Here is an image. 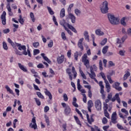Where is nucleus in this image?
Here are the masks:
<instances>
[{
  "label": "nucleus",
  "instance_id": "79ce46f5",
  "mask_svg": "<svg viewBox=\"0 0 131 131\" xmlns=\"http://www.w3.org/2000/svg\"><path fill=\"white\" fill-rule=\"evenodd\" d=\"M24 19L22 18V15H19V19H18V21L20 24H21V25H23L24 24Z\"/></svg>",
  "mask_w": 131,
  "mask_h": 131
},
{
  "label": "nucleus",
  "instance_id": "b1692460",
  "mask_svg": "<svg viewBox=\"0 0 131 131\" xmlns=\"http://www.w3.org/2000/svg\"><path fill=\"white\" fill-rule=\"evenodd\" d=\"M5 89L8 92H9V94H11V95H12L13 96H15V93H14L13 90L9 88V85H6L5 86Z\"/></svg>",
  "mask_w": 131,
  "mask_h": 131
},
{
  "label": "nucleus",
  "instance_id": "dca6fc26",
  "mask_svg": "<svg viewBox=\"0 0 131 131\" xmlns=\"http://www.w3.org/2000/svg\"><path fill=\"white\" fill-rule=\"evenodd\" d=\"M83 40H84L83 38H81L79 40L78 42V47L79 49H80L81 51H83V46L82 43Z\"/></svg>",
  "mask_w": 131,
  "mask_h": 131
},
{
  "label": "nucleus",
  "instance_id": "f03ea898",
  "mask_svg": "<svg viewBox=\"0 0 131 131\" xmlns=\"http://www.w3.org/2000/svg\"><path fill=\"white\" fill-rule=\"evenodd\" d=\"M61 105L62 106L63 108H64V115H66V116H69L71 113V108H70V106L64 102L61 103Z\"/></svg>",
  "mask_w": 131,
  "mask_h": 131
},
{
  "label": "nucleus",
  "instance_id": "8fccbe9b",
  "mask_svg": "<svg viewBox=\"0 0 131 131\" xmlns=\"http://www.w3.org/2000/svg\"><path fill=\"white\" fill-rule=\"evenodd\" d=\"M106 42H107V38H104L103 40L101 41L100 45L101 46H105Z\"/></svg>",
  "mask_w": 131,
  "mask_h": 131
},
{
  "label": "nucleus",
  "instance_id": "ea45409f",
  "mask_svg": "<svg viewBox=\"0 0 131 131\" xmlns=\"http://www.w3.org/2000/svg\"><path fill=\"white\" fill-rule=\"evenodd\" d=\"M78 52L76 51L74 54V57L75 59V61H78Z\"/></svg>",
  "mask_w": 131,
  "mask_h": 131
},
{
  "label": "nucleus",
  "instance_id": "f8f14e48",
  "mask_svg": "<svg viewBox=\"0 0 131 131\" xmlns=\"http://www.w3.org/2000/svg\"><path fill=\"white\" fill-rule=\"evenodd\" d=\"M7 15V13L6 11H3L2 14L1 15V18L2 21V24L3 25H6L7 19L6 18V16Z\"/></svg>",
  "mask_w": 131,
  "mask_h": 131
},
{
  "label": "nucleus",
  "instance_id": "a19ab883",
  "mask_svg": "<svg viewBox=\"0 0 131 131\" xmlns=\"http://www.w3.org/2000/svg\"><path fill=\"white\" fill-rule=\"evenodd\" d=\"M34 99L37 106H40V105H41V102H40V100H39L38 98H34Z\"/></svg>",
  "mask_w": 131,
  "mask_h": 131
},
{
  "label": "nucleus",
  "instance_id": "2f4dec72",
  "mask_svg": "<svg viewBox=\"0 0 131 131\" xmlns=\"http://www.w3.org/2000/svg\"><path fill=\"white\" fill-rule=\"evenodd\" d=\"M100 75L102 77V78H103V79L104 80V82H108V80H107V79H106V76L103 72H101L100 73Z\"/></svg>",
  "mask_w": 131,
  "mask_h": 131
},
{
  "label": "nucleus",
  "instance_id": "e2e57ef3",
  "mask_svg": "<svg viewBox=\"0 0 131 131\" xmlns=\"http://www.w3.org/2000/svg\"><path fill=\"white\" fill-rule=\"evenodd\" d=\"M18 122V120L17 119H15L13 121V128H16V123Z\"/></svg>",
  "mask_w": 131,
  "mask_h": 131
},
{
  "label": "nucleus",
  "instance_id": "de8ad7c7",
  "mask_svg": "<svg viewBox=\"0 0 131 131\" xmlns=\"http://www.w3.org/2000/svg\"><path fill=\"white\" fill-rule=\"evenodd\" d=\"M104 114L105 117H107V118H108V119L110 118V115H109V113H108V111H104Z\"/></svg>",
  "mask_w": 131,
  "mask_h": 131
},
{
  "label": "nucleus",
  "instance_id": "774afa93",
  "mask_svg": "<svg viewBox=\"0 0 131 131\" xmlns=\"http://www.w3.org/2000/svg\"><path fill=\"white\" fill-rule=\"evenodd\" d=\"M125 53V51L124 50H120L119 51V55H120V56H124V53Z\"/></svg>",
  "mask_w": 131,
  "mask_h": 131
},
{
  "label": "nucleus",
  "instance_id": "052dcab7",
  "mask_svg": "<svg viewBox=\"0 0 131 131\" xmlns=\"http://www.w3.org/2000/svg\"><path fill=\"white\" fill-rule=\"evenodd\" d=\"M103 110H104V111H107V110H108V104L107 103L104 104Z\"/></svg>",
  "mask_w": 131,
  "mask_h": 131
},
{
  "label": "nucleus",
  "instance_id": "6ab92c4d",
  "mask_svg": "<svg viewBox=\"0 0 131 131\" xmlns=\"http://www.w3.org/2000/svg\"><path fill=\"white\" fill-rule=\"evenodd\" d=\"M45 94L46 96H48L49 97V100H52L53 99V96H52V94L50 91L48 90V89H45Z\"/></svg>",
  "mask_w": 131,
  "mask_h": 131
},
{
  "label": "nucleus",
  "instance_id": "c85d7f7f",
  "mask_svg": "<svg viewBox=\"0 0 131 131\" xmlns=\"http://www.w3.org/2000/svg\"><path fill=\"white\" fill-rule=\"evenodd\" d=\"M60 18H64V17H65V9L64 8L61 9L60 11Z\"/></svg>",
  "mask_w": 131,
  "mask_h": 131
},
{
  "label": "nucleus",
  "instance_id": "13d9d810",
  "mask_svg": "<svg viewBox=\"0 0 131 131\" xmlns=\"http://www.w3.org/2000/svg\"><path fill=\"white\" fill-rule=\"evenodd\" d=\"M108 65L110 67H113V66H115V63L112 61H108Z\"/></svg>",
  "mask_w": 131,
  "mask_h": 131
},
{
  "label": "nucleus",
  "instance_id": "1a4fd4ad",
  "mask_svg": "<svg viewBox=\"0 0 131 131\" xmlns=\"http://www.w3.org/2000/svg\"><path fill=\"white\" fill-rule=\"evenodd\" d=\"M83 113H86V118L87 120L90 124H92V122H94V118H93V115H91L90 118V115H89V114H88V112L86 111L83 110L82 111Z\"/></svg>",
  "mask_w": 131,
  "mask_h": 131
},
{
  "label": "nucleus",
  "instance_id": "f704fd0d",
  "mask_svg": "<svg viewBox=\"0 0 131 131\" xmlns=\"http://www.w3.org/2000/svg\"><path fill=\"white\" fill-rule=\"evenodd\" d=\"M8 42L10 43V45L12 46V47H13V48H15V43H14V42H13L12 41V40L11 39V38H8Z\"/></svg>",
  "mask_w": 131,
  "mask_h": 131
},
{
  "label": "nucleus",
  "instance_id": "69168bd1",
  "mask_svg": "<svg viewBox=\"0 0 131 131\" xmlns=\"http://www.w3.org/2000/svg\"><path fill=\"white\" fill-rule=\"evenodd\" d=\"M82 96L83 97V101L84 103H86V95L85 94H82Z\"/></svg>",
  "mask_w": 131,
  "mask_h": 131
},
{
  "label": "nucleus",
  "instance_id": "bb28decb",
  "mask_svg": "<svg viewBox=\"0 0 131 131\" xmlns=\"http://www.w3.org/2000/svg\"><path fill=\"white\" fill-rule=\"evenodd\" d=\"M74 118L78 125H79L80 126H81V122H80V120L78 118L77 116H74Z\"/></svg>",
  "mask_w": 131,
  "mask_h": 131
},
{
  "label": "nucleus",
  "instance_id": "864d4df0",
  "mask_svg": "<svg viewBox=\"0 0 131 131\" xmlns=\"http://www.w3.org/2000/svg\"><path fill=\"white\" fill-rule=\"evenodd\" d=\"M80 13H81V11H80V10H79V9H75V13L76 14V15L77 16H78V15H79V14H80Z\"/></svg>",
  "mask_w": 131,
  "mask_h": 131
},
{
  "label": "nucleus",
  "instance_id": "9b49d317",
  "mask_svg": "<svg viewBox=\"0 0 131 131\" xmlns=\"http://www.w3.org/2000/svg\"><path fill=\"white\" fill-rule=\"evenodd\" d=\"M64 61H65V56L64 55L62 54L60 56H58L57 57V62L58 64H62Z\"/></svg>",
  "mask_w": 131,
  "mask_h": 131
},
{
  "label": "nucleus",
  "instance_id": "e433bc0d",
  "mask_svg": "<svg viewBox=\"0 0 131 131\" xmlns=\"http://www.w3.org/2000/svg\"><path fill=\"white\" fill-rule=\"evenodd\" d=\"M69 28V29L72 30V31H73V32H74V33H77V31L76 30V29H75V28L73 27V26H72V25L70 26Z\"/></svg>",
  "mask_w": 131,
  "mask_h": 131
},
{
  "label": "nucleus",
  "instance_id": "473e14b6",
  "mask_svg": "<svg viewBox=\"0 0 131 131\" xmlns=\"http://www.w3.org/2000/svg\"><path fill=\"white\" fill-rule=\"evenodd\" d=\"M121 24L123 26H126V23H125V17H123L121 19Z\"/></svg>",
  "mask_w": 131,
  "mask_h": 131
},
{
  "label": "nucleus",
  "instance_id": "20e7f679",
  "mask_svg": "<svg viewBox=\"0 0 131 131\" xmlns=\"http://www.w3.org/2000/svg\"><path fill=\"white\" fill-rule=\"evenodd\" d=\"M100 10L102 14L108 13V10H109V8H108V2L104 1L103 2L102 6L101 7Z\"/></svg>",
  "mask_w": 131,
  "mask_h": 131
},
{
  "label": "nucleus",
  "instance_id": "0e129e2a",
  "mask_svg": "<svg viewBox=\"0 0 131 131\" xmlns=\"http://www.w3.org/2000/svg\"><path fill=\"white\" fill-rule=\"evenodd\" d=\"M15 54L16 55H18V56H22L23 55L22 52H20L19 50L17 49L15 51Z\"/></svg>",
  "mask_w": 131,
  "mask_h": 131
},
{
  "label": "nucleus",
  "instance_id": "4c0bfd02",
  "mask_svg": "<svg viewBox=\"0 0 131 131\" xmlns=\"http://www.w3.org/2000/svg\"><path fill=\"white\" fill-rule=\"evenodd\" d=\"M36 95L38 97V98H40V99H45V97L42 94H41V93L39 92H36Z\"/></svg>",
  "mask_w": 131,
  "mask_h": 131
},
{
  "label": "nucleus",
  "instance_id": "603ef678",
  "mask_svg": "<svg viewBox=\"0 0 131 131\" xmlns=\"http://www.w3.org/2000/svg\"><path fill=\"white\" fill-rule=\"evenodd\" d=\"M117 127L119 129H120L121 130H124V128L123 127V126H122L121 125L119 124H117Z\"/></svg>",
  "mask_w": 131,
  "mask_h": 131
},
{
  "label": "nucleus",
  "instance_id": "3c124183",
  "mask_svg": "<svg viewBox=\"0 0 131 131\" xmlns=\"http://www.w3.org/2000/svg\"><path fill=\"white\" fill-rule=\"evenodd\" d=\"M63 98L65 102H67V101H68V96H67V94H66V93L63 94Z\"/></svg>",
  "mask_w": 131,
  "mask_h": 131
},
{
  "label": "nucleus",
  "instance_id": "680f3d73",
  "mask_svg": "<svg viewBox=\"0 0 131 131\" xmlns=\"http://www.w3.org/2000/svg\"><path fill=\"white\" fill-rule=\"evenodd\" d=\"M49 110H50V107H49V106H46L44 107V112L45 113H47V112H48Z\"/></svg>",
  "mask_w": 131,
  "mask_h": 131
},
{
  "label": "nucleus",
  "instance_id": "aec40b11",
  "mask_svg": "<svg viewBox=\"0 0 131 131\" xmlns=\"http://www.w3.org/2000/svg\"><path fill=\"white\" fill-rule=\"evenodd\" d=\"M69 17L71 20L72 23H75V20L76 19V17H75V16L73 15L72 13H69Z\"/></svg>",
  "mask_w": 131,
  "mask_h": 131
},
{
  "label": "nucleus",
  "instance_id": "a211bd4d",
  "mask_svg": "<svg viewBox=\"0 0 131 131\" xmlns=\"http://www.w3.org/2000/svg\"><path fill=\"white\" fill-rule=\"evenodd\" d=\"M60 25H62V26H63V27H64V29H66V28H67V27H66V26H68V28H69L70 26H71L68 23L66 22V21H65V20H64V19H63L62 22L60 23Z\"/></svg>",
  "mask_w": 131,
  "mask_h": 131
},
{
  "label": "nucleus",
  "instance_id": "c03bdc74",
  "mask_svg": "<svg viewBox=\"0 0 131 131\" xmlns=\"http://www.w3.org/2000/svg\"><path fill=\"white\" fill-rule=\"evenodd\" d=\"M3 49L5 50V51H8V45H7V43L6 42H3Z\"/></svg>",
  "mask_w": 131,
  "mask_h": 131
},
{
  "label": "nucleus",
  "instance_id": "cd10ccee",
  "mask_svg": "<svg viewBox=\"0 0 131 131\" xmlns=\"http://www.w3.org/2000/svg\"><path fill=\"white\" fill-rule=\"evenodd\" d=\"M113 75V73H111L110 75H107L106 77L110 82V83H113V81L112 79H111V76Z\"/></svg>",
  "mask_w": 131,
  "mask_h": 131
},
{
  "label": "nucleus",
  "instance_id": "9d476101",
  "mask_svg": "<svg viewBox=\"0 0 131 131\" xmlns=\"http://www.w3.org/2000/svg\"><path fill=\"white\" fill-rule=\"evenodd\" d=\"M120 85V83L118 82H115L114 84H113V88L115 89L118 92H121L122 91V88L119 86Z\"/></svg>",
  "mask_w": 131,
  "mask_h": 131
},
{
  "label": "nucleus",
  "instance_id": "39448f33",
  "mask_svg": "<svg viewBox=\"0 0 131 131\" xmlns=\"http://www.w3.org/2000/svg\"><path fill=\"white\" fill-rule=\"evenodd\" d=\"M99 85L100 86V94H101V97L103 100H105L106 99V95H105L104 91V85H103V81H99Z\"/></svg>",
  "mask_w": 131,
  "mask_h": 131
},
{
  "label": "nucleus",
  "instance_id": "393cba45",
  "mask_svg": "<svg viewBox=\"0 0 131 131\" xmlns=\"http://www.w3.org/2000/svg\"><path fill=\"white\" fill-rule=\"evenodd\" d=\"M18 65L19 68H20L21 70L24 71V72H27V68H26V67H24L23 65H22L20 63H18Z\"/></svg>",
  "mask_w": 131,
  "mask_h": 131
},
{
  "label": "nucleus",
  "instance_id": "37998d69",
  "mask_svg": "<svg viewBox=\"0 0 131 131\" xmlns=\"http://www.w3.org/2000/svg\"><path fill=\"white\" fill-rule=\"evenodd\" d=\"M108 48H109V47L105 46L102 49V53H103L104 54H106V53H107V52H108Z\"/></svg>",
  "mask_w": 131,
  "mask_h": 131
},
{
  "label": "nucleus",
  "instance_id": "412c9836",
  "mask_svg": "<svg viewBox=\"0 0 131 131\" xmlns=\"http://www.w3.org/2000/svg\"><path fill=\"white\" fill-rule=\"evenodd\" d=\"M105 88L106 89V93H110L111 91V86H110V84H109V82H105Z\"/></svg>",
  "mask_w": 131,
  "mask_h": 131
},
{
  "label": "nucleus",
  "instance_id": "ddd939ff",
  "mask_svg": "<svg viewBox=\"0 0 131 131\" xmlns=\"http://www.w3.org/2000/svg\"><path fill=\"white\" fill-rule=\"evenodd\" d=\"M32 122H33V124L32 125V123H30V127H31V128H34V129H36V128H37L36 120H35V117L32 119Z\"/></svg>",
  "mask_w": 131,
  "mask_h": 131
},
{
  "label": "nucleus",
  "instance_id": "6e6d98bb",
  "mask_svg": "<svg viewBox=\"0 0 131 131\" xmlns=\"http://www.w3.org/2000/svg\"><path fill=\"white\" fill-rule=\"evenodd\" d=\"M53 45H54V42H53V40H51L50 41L49 43H48V48H52Z\"/></svg>",
  "mask_w": 131,
  "mask_h": 131
},
{
  "label": "nucleus",
  "instance_id": "f257e3e1",
  "mask_svg": "<svg viewBox=\"0 0 131 131\" xmlns=\"http://www.w3.org/2000/svg\"><path fill=\"white\" fill-rule=\"evenodd\" d=\"M107 17L111 24H113V25H117V24H119V18L115 17L111 13H108L107 14Z\"/></svg>",
  "mask_w": 131,
  "mask_h": 131
},
{
  "label": "nucleus",
  "instance_id": "4d7b16f0",
  "mask_svg": "<svg viewBox=\"0 0 131 131\" xmlns=\"http://www.w3.org/2000/svg\"><path fill=\"white\" fill-rule=\"evenodd\" d=\"M67 57L69 58V59H70L71 58V50H69L67 53Z\"/></svg>",
  "mask_w": 131,
  "mask_h": 131
},
{
  "label": "nucleus",
  "instance_id": "338daca9",
  "mask_svg": "<svg viewBox=\"0 0 131 131\" xmlns=\"http://www.w3.org/2000/svg\"><path fill=\"white\" fill-rule=\"evenodd\" d=\"M33 46L34 48H37V47H38V46H39V43L38 42H34L33 43Z\"/></svg>",
  "mask_w": 131,
  "mask_h": 131
},
{
  "label": "nucleus",
  "instance_id": "72a5a7b5",
  "mask_svg": "<svg viewBox=\"0 0 131 131\" xmlns=\"http://www.w3.org/2000/svg\"><path fill=\"white\" fill-rule=\"evenodd\" d=\"M61 36L62 40H67V37H66V34H65V32H61Z\"/></svg>",
  "mask_w": 131,
  "mask_h": 131
},
{
  "label": "nucleus",
  "instance_id": "5701e85b",
  "mask_svg": "<svg viewBox=\"0 0 131 131\" xmlns=\"http://www.w3.org/2000/svg\"><path fill=\"white\" fill-rule=\"evenodd\" d=\"M83 35L84 36V39L86 41L90 42V36L89 35V32L85 31L84 32Z\"/></svg>",
  "mask_w": 131,
  "mask_h": 131
},
{
  "label": "nucleus",
  "instance_id": "f3484780",
  "mask_svg": "<svg viewBox=\"0 0 131 131\" xmlns=\"http://www.w3.org/2000/svg\"><path fill=\"white\" fill-rule=\"evenodd\" d=\"M94 106V103H93L92 100H89L88 102V109L89 112H92V109L91 108L93 107Z\"/></svg>",
  "mask_w": 131,
  "mask_h": 131
},
{
  "label": "nucleus",
  "instance_id": "a18cd8bd",
  "mask_svg": "<svg viewBox=\"0 0 131 131\" xmlns=\"http://www.w3.org/2000/svg\"><path fill=\"white\" fill-rule=\"evenodd\" d=\"M40 51L38 49H35L33 50V55L34 56H36V55H38V54H39Z\"/></svg>",
  "mask_w": 131,
  "mask_h": 131
},
{
  "label": "nucleus",
  "instance_id": "c9c22d12",
  "mask_svg": "<svg viewBox=\"0 0 131 131\" xmlns=\"http://www.w3.org/2000/svg\"><path fill=\"white\" fill-rule=\"evenodd\" d=\"M47 9L50 15H54V14H55V12H54V11H53V10H52V8H51V7L48 6Z\"/></svg>",
  "mask_w": 131,
  "mask_h": 131
},
{
  "label": "nucleus",
  "instance_id": "0eeeda50",
  "mask_svg": "<svg viewBox=\"0 0 131 131\" xmlns=\"http://www.w3.org/2000/svg\"><path fill=\"white\" fill-rule=\"evenodd\" d=\"M95 107L98 111H101L102 110V102L100 100H97L95 102Z\"/></svg>",
  "mask_w": 131,
  "mask_h": 131
},
{
  "label": "nucleus",
  "instance_id": "58836bf2",
  "mask_svg": "<svg viewBox=\"0 0 131 131\" xmlns=\"http://www.w3.org/2000/svg\"><path fill=\"white\" fill-rule=\"evenodd\" d=\"M30 17L31 18L32 22H35V18H34V14H33V12L30 13Z\"/></svg>",
  "mask_w": 131,
  "mask_h": 131
},
{
  "label": "nucleus",
  "instance_id": "09e8293b",
  "mask_svg": "<svg viewBox=\"0 0 131 131\" xmlns=\"http://www.w3.org/2000/svg\"><path fill=\"white\" fill-rule=\"evenodd\" d=\"M102 122L103 124H106L108 122V119L106 117H103L102 120Z\"/></svg>",
  "mask_w": 131,
  "mask_h": 131
},
{
  "label": "nucleus",
  "instance_id": "49530a36",
  "mask_svg": "<svg viewBox=\"0 0 131 131\" xmlns=\"http://www.w3.org/2000/svg\"><path fill=\"white\" fill-rule=\"evenodd\" d=\"M121 112L125 114V116H127L128 115V112H127L125 108H122L121 110Z\"/></svg>",
  "mask_w": 131,
  "mask_h": 131
},
{
  "label": "nucleus",
  "instance_id": "2eb2a0df",
  "mask_svg": "<svg viewBox=\"0 0 131 131\" xmlns=\"http://www.w3.org/2000/svg\"><path fill=\"white\" fill-rule=\"evenodd\" d=\"M6 9H7L8 11V15L9 16H14V13L12 11V8H11V5L10 3H8L7 6H6Z\"/></svg>",
  "mask_w": 131,
  "mask_h": 131
},
{
  "label": "nucleus",
  "instance_id": "423d86ee",
  "mask_svg": "<svg viewBox=\"0 0 131 131\" xmlns=\"http://www.w3.org/2000/svg\"><path fill=\"white\" fill-rule=\"evenodd\" d=\"M90 72H91V73H90L89 72L88 73L90 78H91V79H94V80L96 82H97V83H99L98 80H97V79H96V73H95L93 69H90Z\"/></svg>",
  "mask_w": 131,
  "mask_h": 131
},
{
  "label": "nucleus",
  "instance_id": "7ed1b4c3",
  "mask_svg": "<svg viewBox=\"0 0 131 131\" xmlns=\"http://www.w3.org/2000/svg\"><path fill=\"white\" fill-rule=\"evenodd\" d=\"M82 62L87 69H90V60L88 59V54H84L82 57Z\"/></svg>",
  "mask_w": 131,
  "mask_h": 131
},
{
  "label": "nucleus",
  "instance_id": "7c9ffc66",
  "mask_svg": "<svg viewBox=\"0 0 131 131\" xmlns=\"http://www.w3.org/2000/svg\"><path fill=\"white\" fill-rule=\"evenodd\" d=\"M130 76V73L129 72L127 71L125 74L123 76V80H126L128 76Z\"/></svg>",
  "mask_w": 131,
  "mask_h": 131
},
{
  "label": "nucleus",
  "instance_id": "4468645a",
  "mask_svg": "<svg viewBox=\"0 0 131 131\" xmlns=\"http://www.w3.org/2000/svg\"><path fill=\"white\" fill-rule=\"evenodd\" d=\"M16 47L18 48V50L19 51H22V50H26V46L25 45L21 46L20 43L15 42V48H16Z\"/></svg>",
  "mask_w": 131,
  "mask_h": 131
},
{
  "label": "nucleus",
  "instance_id": "5fc2aeb1",
  "mask_svg": "<svg viewBox=\"0 0 131 131\" xmlns=\"http://www.w3.org/2000/svg\"><path fill=\"white\" fill-rule=\"evenodd\" d=\"M53 22L54 23L55 25L58 26V22H57V19L55 16H53Z\"/></svg>",
  "mask_w": 131,
  "mask_h": 131
},
{
  "label": "nucleus",
  "instance_id": "a878e982",
  "mask_svg": "<svg viewBox=\"0 0 131 131\" xmlns=\"http://www.w3.org/2000/svg\"><path fill=\"white\" fill-rule=\"evenodd\" d=\"M95 34L96 35H98L99 36H102V35H104V32H103L100 29H97L95 31Z\"/></svg>",
  "mask_w": 131,
  "mask_h": 131
},
{
  "label": "nucleus",
  "instance_id": "bf43d9fd",
  "mask_svg": "<svg viewBox=\"0 0 131 131\" xmlns=\"http://www.w3.org/2000/svg\"><path fill=\"white\" fill-rule=\"evenodd\" d=\"M112 96H113V94L112 93H110L109 94H108L107 95V99H108V100H111V99H112Z\"/></svg>",
  "mask_w": 131,
  "mask_h": 131
},
{
  "label": "nucleus",
  "instance_id": "c756f323",
  "mask_svg": "<svg viewBox=\"0 0 131 131\" xmlns=\"http://www.w3.org/2000/svg\"><path fill=\"white\" fill-rule=\"evenodd\" d=\"M44 117L45 118V121L47 124V126H50V119H49V117H48L47 115H45Z\"/></svg>",
  "mask_w": 131,
  "mask_h": 131
},
{
  "label": "nucleus",
  "instance_id": "4be33fe9",
  "mask_svg": "<svg viewBox=\"0 0 131 131\" xmlns=\"http://www.w3.org/2000/svg\"><path fill=\"white\" fill-rule=\"evenodd\" d=\"M41 57H42L43 59H44L45 61L48 62L49 64H51V63H52V61H51V60L49 59V58L46 56V54L45 53H41Z\"/></svg>",
  "mask_w": 131,
  "mask_h": 131
},
{
  "label": "nucleus",
  "instance_id": "6e6552de",
  "mask_svg": "<svg viewBox=\"0 0 131 131\" xmlns=\"http://www.w3.org/2000/svg\"><path fill=\"white\" fill-rule=\"evenodd\" d=\"M111 122L114 124H116V123H117V113H116V112H115L112 114L111 117Z\"/></svg>",
  "mask_w": 131,
  "mask_h": 131
}]
</instances>
